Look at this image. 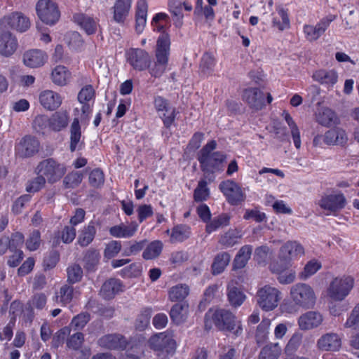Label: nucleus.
<instances>
[{
	"label": "nucleus",
	"instance_id": "f03ea898",
	"mask_svg": "<svg viewBox=\"0 0 359 359\" xmlns=\"http://www.w3.org/2000/svg\"><path fill=\"white\" fill-rule=\"evenodd\" d=\"M170 26L168 15L158 13V72H164L168 67L171 42L167 29Z\"/></svg>",
	"mask_w": 359,
	"mask_h": 359
},
{
	"label": "nucleus",
	"instance_id": "c85d7f7f",
	"mask_svg": "<svg viewBox=\"0 0 359 359\" xmlns=\"http://www.w3.org/2000/svg\"><path fill=\"white\" fill-rule=\"evenodd\" d=\"M73 20L87 34L90 35L95 33L97 23L92 17L83 13H76L73 16Z\"/></svg>",
	"mask_w": 359,
	"mask_h": 359
},
{
	"label": "nucleus",
	"instance_id": "6e6d98bb",
	"mask_svg": "<svg viewBox=\"0 0 359 359\" xmlns=\"http://www.w3.org/2000/svg\"><path fill=\"white\" fill-rule=\"evenodd\" d=\"M151 316V311L149 309L143 310L141 313L137 316L135 327V329L140 331L144 330L149 324Z\"/></svg>",
	"mask_w": 359,
	"mask_h": 359
},
{
	"label": "nucleus",
	"instance_id": "f8f14e48",
	"mask_svg": "<svg viewBox=\"0 0 359 359\" xmlns=\"http://www.w3.org/2000/svg\"><path fill=\"white\" fill-rule=\"evenodd\" d=\"M127 61L136 70L142 71L151 63L149 54L140 48H130L126 52Z\"/></svg>",
	"mask_w": 359,
	"mask_h": 359
},
{
	"label": "nucleus",
	"instance_id": "8fccbe9b",
	"mask_svg": "<svg viewBox=\"0 0 359 359\" xmlns=\"http://www.w3.org/2000/svg\"><path fill=\"white\" fill-rule=\"evenodd\" d=\"M321 268V264L316 260H311L305 265L304 270L299 273V276L302 280H306L316 273Z\"/></svg>",
	"mask_w": 359,
	"mask_h": 359
},
{
	"label": "nucleus",
	"instance_id": "4be33fe9",
	"mask_svg": "<svg viewBox=\"0 0 359 359\" xmlns=\"http://www.w3.org/2000/svg\"><path fill=\"white\" fill-rule=\"evenodd\" d=\"M123 290V285L120 280L109 278L102 284L100 290V294L103 299L110 300L114 299Z\"/></svg>",
	"mask_w": 359,
	"mask_h": 359
},
{
	"label": "nucleus",
	"instance_id": "a18cd8bd",
	"mask_svg": "<svg viewBox=\"0 0 359 359\" xmlns=\"http://www.w3.org/2000/svg\"><path fill=\"white\" fill-rule=\"evenodd\" d=\"M283 115L284 116L285 120L290 128L291 135L292 137L294 146L297 149H299L301 147L299 130L288 112L284 111Z\"/></svg>",
	"mask_w": 359,
	"mask_h": 359
},
{
	"label": "nucleus",
	"instance_id": "58836bf2",
	"mask_svg": "<svg viewBox=\"0 0 359 359\" xmlns=\"http://www.w3.org/2000/svg\"><path fill=\"white\" fill-rule=\"evenodd\" d=\"M313 78L322 84L333 86L337 81L338 75L334 70L320 69L313 74Z\"/></svg>",
	"mask_w": 359,
	"mask_h": 359
},
{
	"label": "nucleus",
	"instance_id": "69168bd1",
	"mask_svg": "<svg viewBox=\"0 0 359 359\" xmlns=\"http://www.w3.org/2000/svg\"><path fill=\"white\" fill-rule=\"evenodd\" d=\"M301 342V335L297 334H293L285 346V353L288 355H292L299 347Z\"/></svg>",
	"mask_w": 359,
	"mask_h": 359
},
{
	"label": "nucleus",
	"instance_id": "5701e85b",
	"mask_svg": "<svg viewBox=\"0 0 359 359\" xmlns=\"http://www.w3.org/2000/svg\"><path fill=\"white\" fill-rule=\"evenodd\" d=\"M175 107L168 100L158 97V117L163 121L165 128H168L174 122Z\"/></svg>",
	"mask_w": 359,
	"mask_h": 359
},
{
	"label": "nucleus",
	"instance_id": "338daca9",
	"mask_svg": "<svg viewBox=\"0 0 359 359\" xmlns=\"http://www.w3.org/2000/svg\"><path fill=\"white\" fill-rule=\"evenodd\" d=\"M344 326L348 328L353 329L359 327V303L352 310Z\"/></svg>",
	"mask_w": 359,
	"mask_h": 359
},
{
	"label": "nucleus",
	"instance_id": "37998d69",
	"mask_svg": "<svg viewBox=\"0 0 359 359\" xmlns=\"http://www.w3.org/2000/svg\"><path fill=\"white\" fill-rule=\"evenodd\" d=\"M191 234L190 228L187 225H178L173 228L170 236V242H182Z\"/></svg>",
	"mask_w": 359,
	"mask_h": 359
},
{
	"label": "nucleus",
	"instance_id": "e433bc0d",
	"mask_svg": "<svg viewBox=\"0 0 359 359\" xmlns=\"http://www.w3.org/2000/svg\"><path fill=\"white\" fill-rule=\"evenodd\" d=\"M81 131L78 118H74L70 126V150L74 151L82 144Z\"/></svg>",
	"mask_w": 359,
	"mask_h": 359
},
{
	"label": "nucleus",
	"instance_id": "a19ab883",
	"mask_svg": "<svg viewBox=\"0 0 359 359\" xmlns=\"http://www.w3.org/2000/svg\"><path fill=\"white\" fill-rule=\"evenodd\" d=\"M189 294V287L186 284H178L172 287L168 292L169 299L172 302L182 301Z\"/></svg>",
	"mask_w": 359,
	"mask_h": 359
},
{
	"label": "nucleus",
	"instance_id": "4d7b16f0",
	"mask_svg": "<svg viewBox=\"0 0 359 359\" xmlns=\"http://www.w3.org/2000/svg\"><path fill=\"white\" fill-rule=\"evenodd\" d=\"M67 280L72 283L80 281L83 276V270L77 264L70 265L67 269Z\"/></svg>",
	"mask_w": 359,
	"mask_h": 359
},
{
	"label": "nucleus",
	"instance_id": "79ce46f5",
	"mask_svg": "<svg viewBox=\"0 0 359 359\" xmlns=\"http://www.w3.org/2000/svg\"><path fill=\"white\" fill-rule=\"evenodd\" d=\"M230 261V255L227 252L218 254L212 264V273L217 275L224 271Z\"/></svg>",
	"mask_w": 359,
	"mask_h": 359
},
{
	"label": "nucleus",
	"instance_id": "4c0bfd02",
	"mask_svg": "<svg viewBox=\"0 0 359 359\" xmlns=\"http://www.w3.org/2000/svg\"><path fill=\"white\" fill-rule=\"evenodd\" d=\"M96 234V229L93 222L84 226L78 237V243L82 247H86L93 241Z\"/></svg>",
	"mask_w": 359,
	"mask_h": 359
},
{
	"label": "nucleus",
	"instance_id": "c9c22d12",
	"mask_svg": "<svg viewBox=\"0 0 359 359\" xmlns=\"http://www.w3.org/2000/svg\"><path fill=\"white\" fill-rule=\"evenodd\" d=\"M137 229L136 223H131L129 225H116L109 229L110 234L116 238H129L133 236Z\"/></svg>",
	"mask_w": 359,
	"mask_h": 359
},
{
	"label": "nucleus",
	"instance_id": "aec40b11",
	"mask_svg": "<svg viewBox=\"0 0 359 359\" xmlns=\"http://www.w3.org/2000/svg\"><path fill=\"white\" fill-rule=\"evenodd\" d=\"M243 100L246 102L250 108L260 110L265 105L264 95L257 88L245 89L242 95Z\"/></svg>",
	"mask_w": 359,
	"mask_h": 359
},
{
	"label": "nucleus",
	"instance_id": "39448f33",
	"mask_svg": "<svg viewBox=\"0 0 359 359\" xmlns=\"http://www.w3.org/2000/svg\"><path fill=\"white\" fill-rule=\"evenodd\" d=\"M280 292L276 287L264 285L257 290L256 298L258 306L265 311L276 309L280 302Z\"/></svg>",
	"mask_w": 359,
	"mask_h": 359
},
{
	"label": "nucleus",
	"instance_id": "9d476101",
	"mask_svg": "<svg viewBox=\"0 0 359 359\" xmlns=\"http://www.w3.org/2000/svg\"><path fill=\"white\" fill-rule=\"evenodd\" d=\"M40 148L39 141L31 135L22 137L15 146L17 156L22 158H30L36 154Z\"/></svg>",
	"mask_w": 359,
	"mask_h": 359
},
{
	"label": "nucleus",
	"instance_id": "680f3d73",
	"mask_svg": "<svg viewBox=\"0 0 359 359\" xmlns=\"http://www.w3.org/2000/svg\"><path fill=\"white\" fill-rule=\"evenodd\" d=\"M95 97V90L91 85H87L81 88L78 94L80 103L90 102Z\"/></svg>",
	"mask_w": 359,
	"mask_h": 359
},
{
	"label": "nucleus",
	"instance_id": "bf43d9fd",
	"mask_svg": "<svg viewBox=\"0 0 359 359\" xmlns=\"http://www.w3.org/2000/svg\"><path fill=\"white\" fill-rule=\"evenodd\" d=\"M46 182V180L41 175H39L37 177L27 182L26 191L29 193L37 192L44 187Z\"/></svg>",
	"mask_w": 359,
	"mask_h": 359
},
{
	"label": "nucleus",
	"instance_id": "49530a36",
	"mask_svg": "<svg viewBox=\"0 0 359 359\" xmlns=\"http://www.w3.org/2000/svg\"><path fill=\"white\" fill-rule=\"evenodd\" d=\"M100 260V253L95 249H89L85 253L83 257L84 267L88 271L95 270Z\"/></svg>",
	"mask_w": 359,
	"mask_h": 359
},
{
	"label": "nucleus",
	"instance_id": "7c9ffc66",
	"mask_svg": "<svg viewBox=\"0 0 359 359\" xmlns=\"http://www.w3.org/2000/svg\"><path fill=\"white\" fill-rule=\"evenodd\" d=\"M189 305L186 302L175 304L170 311V316L172 321L176 325L184 323L188 317Z\"/></svg>",
	"mask_w": 359,
	"mask_h": 359
},
{
	"label": "nucleus",
	"instance_id": "2eb2a0df",
	"mask_svg": "<svg viewBox=\"0 0 359 359\" xmlns=\"http://www.w3.org/2000/svg\"><path fill=\"white\" fill-rule=\"evenodd\" d=\"M272 273L277 274V279L281 284H290L296 278V271L291 268V264L273 262L270 264Z\"/></svg>",
	"mask_w": 359,
	"mask_h": 359
},
{
	"label": "nucleus",
	"instance_id": "2f4dec72",
	"mask_svg": "<svg viewBox=\"0 0 359 359\" xmlns=\"http://www.w3.org/2000/svg\"><path fill=\"white\" fill-rule=\"evenodd\" d=\"M132 0H116L113 7L114 20L118 23H123L128 15Z\"/></svg>",
	"mask_w": 359,
	"mask_h": 359
},
{
	"label": "nucleus",
	"instance_id": "a878e982",
	"mask_svg": "<svg viewBox=\"0 0 359 359\" xmlns=\"http://www.w3.org/2000/svg\"><path fill=\"white\" fill-rule=\"evenodd\" d=\"M323 321L322 315L316 311H308L302 315L298 320L299 328L308 330L319 326Z\"/></svg>",
	"mask_w": 359,
	"mask_h": 359
},
{
	"label": "nucleus",
	"instance_id": "1a4fd4ad",
	"mask_svg": "<svg viewBox=\"0 0 359 359\" xmlns=\"http://www.w3.org/2000/svg\"><path fill=\"white\" fill-rule=\"evenodd\" d=\"M36 10L41 20L48 25L55 24L60 16L57 5L50 0L39 1Z\"/></svg>",
	"mask_w": 359,
	"mask_h": 359
},
{
	"label": "nucleus",
	"instance_id": "bb28decb",
	"mask_svg": "<svg viewBox=\"0 0 359 359\" xmlns=\"http://www.w3.org/2000/svg\"><path fill=\"white\" fill-rule=\"evenodd\" d=\"M39 101L45 109L53 111L61 105L62 98L57 93L46 90L40 93Z\"/></svg>",
	"mask_w": 359,
	"mask_h": 359
},
{
	"label": "nucleus",
	"instance_id": "864d4df0",
	"mask_svg": "<svg viewBox=\"0 0 359 359\" xmlns=\"http://www.w3.org/2000/svg\"><path fill=\"white\" fill-rule=\"evenodd\" d=\"M215 65L214 56L211 53H205L201 58L200 68L203 74H210L213 71Z\"/></svg>",
	"mask_w": 359,
	"mask_h": 359
},
{
	"label": "nucleus",
	"instance_id": "ddd939ff",
	"mask_svg": "<svg viewBox=\"0 0 359 359\" xmlns=\"http://www.w3.org/2000/svg\"><path fill=\"white\" fill-rule=\"evenodd\" d=\"M219 189L231 205H238L245 199L241 188L233 180H227L221 182Z\"/></svg>",
	"mask_w": 359,
	"mask_h": 359
},
{
	"label": "nucleus",
	"instance_id": "f704fd0d",
	"mask_svg": "<svg viewBox=\"0 0 359 359\" xmlns=\"http://www.w3.org/2000/svg\"><path fill=\"white\" fill-rule=\"evenodd\" d=\"M71 79V73L62 65L56 66L51 72L52 81L59 86H66Z\"/></svg>",
	"mask_w": 359,
	"mask_h": 359
},
{
	"label": "nucleus",
	"instance_id": "0e129e2a",
	"mask_svg": "<svg viewBox=\"0 0 359 359\" xmlns=\"http://www.w3.org/2000/svg\"><path fill=\"white\" fill-rule=\"evenodd\" d=\"M278 13L282 20V22H280V20L275 18L273 20V26L276 27L280 31L288 28L290 26V20L287 11L283 8H280L278 10Z\"/></svg>",
	"mask_w": 359,
	"mask_h": 359
},
{
	"label": "nucleus",
	"instance_id": "cd10ccee",
	"mask_svg": "<svg viewBox=\"0 0 359 359\" xmlns=\"http://www.w3.org/2000/svg\"><path fill=\"white\" fill-rule=\"evenodd\" d=\"M317 122L325 127H331L339 124V118L336 113L330 108L320 109L316 115Z\"/></svg>",
	"mask_w": 359,
	"mask_h": 359
},
{
	"label": "nucleus",
	"instance_id": "13d9d810",
	"mask_svg": "<svg viewBox=\"0 0 359 359\" xmlns=\"http://www.w3.org/2000/svg\"><path fill=\"white\" fill-rule=\"evenodd\" d=\"M41 243L40 231L39 230H34L26 241V248L29 251H35L39 248Z\"/></svg>",
	"mask_w": 359,
	"mask_h": 359
},
{
	"label": "nucleus",
	"instance_id": "f257e3e1",
	"mask_svg": "<svg viewBox=\"0 0 359 359\" xmlns=\"http://www.w3.org/2000/svg\"><path fill=\"white\" fill-rule=\"evenodd\" d=\"M212 324L222 331L233 332L236 336L242 333V325L240 322H236V316L229 310L218 309L212 311L210 309L204 317V327L206 330L212 327Z\"/></svg>",
	"mask_w": 359,
	"mask_h": 359
},
{
	"label": "nucleus",
	"instance_id": "ea45409f",
	"mask_svg": "<svg viewBox=\"0 0 359 359\" xmlns=\"http://www.w3.org/2000/svg\"><path fill=\"white\" fill-rule=\"evenodd\" d=\"M281 348L278 343H271L262 348L259 359H278L280 355Z\"/></svg>",
	"mask_w": 359,
	"mask_h": 359
},
{
	"label": "nucleus",
	"instance_id": "473e14b6",
	"mask_svg": "<svg viewBox=\"0 0 359 359\" xmlns=\"http://www.w3.org/2000/svg\"><path fill=\"white\" fill-rule=\"evenodd\" d=\"M147 4L145 0H139L136 6L135 29L141 33L147 22Z\"/></svg>",
	"mask_w": 359,
	"mask_h": 359
},
{
	"label": "nucleus",
	"instance_id": "9b49d317",
	"mask_svg": "<svg viewBox=\"0 0 359 359\" xmlns=\"http://www.w3.org/2000/svg\"><path fill=\"white\" fill-rule=\"evenodd\" d=\"M176 348L177 343L172 331L158 333V359H168L175 354Z\"/></svg>",
	"mask_w": 359,
	"mask_h": 359
},
{
	"label": "nucleus",
	"instance_id": "a211bd4d",
	"mask_svg": "<svg viewBox=\"0 0 359 359\" xmlns=\"http://www.w3.org/2000/svg\"><path fill=\"white\" fill-rule=\"evenodd\" d=\"M346 204V198L341 193L325 195L318 202L321 208L332 212L341 210L345 207Z\"/></svg>",
	"mask_w": 359,
	"mask_h": 359
},
{
	"label": "nucleus",
	"instance_id": "774afa93",
	"mask_svg": "<svg viewBox=\"0 0 359 359\" xmlns=\"http://www.w3.org/2000/svg\"><path fill=\"white\" fill-rule=\"evenodd\" d=\"M104 174L100 169H95L89 175V182L94 187H99L104 184Z\"/></svg>",
	"mask_w": 359,
	"mask_h": 359
},
{
	"label": "nucleus",
	"instance_id": "09e8293b",
	"mask_svg": "<svg viewBox=\"0 0 359 359\" xmlns=\"http://www.w3.org/2000/svg\"><path fill=\"white\" fill-rule=\"evenodd\" d=\"M73 297V287L65 285L60 287L58 294L56 295V301L63 305H66L72 301Z\"/></svg>",
	"mask_w": 359,
	"mask_h": 359
},
{
	"label": "nucleus",
	"instance_id": "0eeeda50",
	"mask_svg": "<svg viewBox=\"0 0 359 359\" xmlns=\"http://www.w3.org/2000/svg\"><path fill=\"white\" fill-rule=\"evenodd\" d=\"M29 18L21 12L15 11L4 15L0 19V28L12 29L19 32H25L30 27Z\"/></svg>",
	"mask_w": 359,
	"mask_h": 359
},
{
	"label": "nucleus",
	"instance_id": "72a5a7b5",
	"mask_svg": "<svg viewBox=\"0 0 359 359\" xmlns=\"http://www.w3.org/2000/svg\"><path fill=\"white\" fill-rule=\"evenodd\" d=\"M69 123V116L66 111H60L54 113L48 118V125L51 130L60 131L65 128Z\"/></svg>",
	"mask_w": 359,
	"mask_h": 359
},
{
	"label": "nucleus",
	"instance_id": "4468645a",
	"mask_svg": "<svg viewBox=\"0 0 359 359\" xmlns=\"http://www.w3.org/2000/svg\"><path fill=\"white\" fill-rule=\"evenodd\" d=\"M18 48L16 36L8 29L0 28V55L9 57L15 53Z\"/></svg>",
	"mask_w": 359,
	"mask_h": 359
},
{
	"label": "nucleus",
	"instance_id": "603ef678",
	"mask_svg": "<svg viewBox=\"0 0 359 359\" xmlns=\"http://www.w3.org/2000/svg\"><path fill=\"white\" fill-rule=\"evenodd\" d=\"M229 224V217L226 215H221L215 217L210 223L206 225V231L211 233L219 229V227L225 226Z\"/></svg>",
	"mask_w": 359,
	"mask_h": 359
},
{
	"label": "nucleus",
	"instance_id": "052dcab7",
	"mask_svg": "<svg viewBox=\"0 0 359 359\" xmlns=\"http://www.w3.org/2000/svg\"><path fill=\"white\" fill-rule=\"evenodd\" d=\"M121 249V243L118 241H111L106 245L104 257L111 259L118 254Z\"/></svg>",
	"mask_w": 359,
	"mask_h": 359
},
{
	"label": "nucleus",
	"instance_id": "20e7f679",
	"mask_svg": "<svg viewBox=\"0 0 359 359\" xmlns=\"http://www.w3.org/2000/svg\"><path fill=\"white\" fill-rule=\"evenodd\" d=\"M217 143L215 140H212L206 144L199 151L198 160L201 164V167H205L219 170V166L225 159V155L219 151L212 152L216 148Z\"/></svg>",
	"mask_w": 359,
	"mask_h": 359
},
{
	"label": "nucleus",
	"instance_id": "423d86ee",
	"mask_svg": "<svg viewBox=\"0 0 359 359\" xmlns=\"http://www.w3.org/2000/svg\"><path fill=\"white\" fill-rule=\"evenodd\" d=\"M290 296L292 301L297 306L309 309L315 304V293L307 284L297 283L293 285L290 290Z\"/></svg>",
	"mask_w": 359,
	"mask_h": 359
},
{
	"label": "nucleus",
	"instance_id": "c03bdc74",
	"mask_svg": "<svg viewBox=\"0 0 359 359\" xmlns=\"http://www.w3.org/2000/svg\"><path fill=\"white\" fill-rule=\"evenodd\" d=\"M241 231L238 229H229L219 239V243L226 248L232 247L241 238Z\"/></svg>",
	"mask_w": 359,
	"mask_h": 359
},
{
	"label": "nucleus",
	"instance_id": "393cba45",
	"mask_svg": "<svg viewBox=\"0 0 359 359\" xmlns=\"http://www.w3.org/2000/svg\"><path fill=\"white\" fill-rule=\"evenodd\" d=\"M227 298L231 306L236 308L244 302L246 296L238 283L231 281L227 285Z\"/></svg>",
	"mask_w": 359,
	"mask_h": 359
},
{
	"label": "nucleus",
	"instance_id": "6ab92c4d",
	"mask_svg": "<svg viewBox=\"0 0 359 359\" xmlns=\"http://www.w3.org/2000/svg\"><path fill=\"white\" fill-rule=\"evenodd\" d=\"M97 344L107 349L123 350L127 347L128 341L126 338L118 333L108 334L101 337Z\"/></svg>",
	"mask_w": 359,
	"mask_h": 359
},
{
	"label": "nucleus",
	"instance_id": "c756f323",
	"mask_svg": "<svg viewBox=\"0 0 359 359\" xmlns=\"http://www.w3.org/2000/svg\"><path fill=\"white\" fill-rule=\"evenodd\" d=\"M347 140L346 132L339 128L327 131L323 137L325 143L328 145H343L346 142Z\"/></svg>",
	"mask_w": 359,
	"mask_h": 359
},
{
	"label": "nucleus",
	"instance_id": "412c9836",
	"mask_svg": "<svg viewBox=\"0 0 359 359\" xmlns=\"http://www.w3.org/2000/svg\"><path fill=\"white\" fill-rule=\"evenodd\" d=\"M48 56L45 52L39 49H32L23 54V63L30 68L42 67L47 61Z\"/></svg>",
	"mask_w": 359,
	"mask_h": 359
},
{
	"label": "nucleus",
	"instance_id": "f3484780",
	"mask_svg": "<svg viewBox=\"0 0 359 359\" xmlns=\"http://www.w3.org/2000/svg\"><path fill=\"white\" fill-rule=\"evenodd\" d=\"M335 15H328L323 18L316 25H306L304 27V32L306 39L310 41H316L322 36L330 24L335 19Z\"/></svg>",
	"mask_w": 359,
	"mask_h": 359
},
{
	"label": "nucleus",
	"instance_id": "7ed1b4c3",
	"mask_svg": "<svg viewBox=\"0 0 359 359\" xmlns=\"http://www.w3.org/2000/svg\"><path fill=\"white\" fill-rule=\"evenodd\" d=\"M36 171L38 175H41L48 183L55 184L65 175L66 167L54 158H49L39 162Z\"/></svg>",
	"mask_w": 359,
	"mask_h": 359
},
{
	"label": "nucleus",
	"instance_id": "b1692460",
	"mask_svg": "<svg viewBox=\"0 0 359 359\" xmlns=\"http://www.w3.org/2000/svg\"><path fill=\"white\" fill-rule=\"evenodd\" d=\"M317 346L322 351H336L341 346V338L336 333H327L318 340Z\"/></svg>",
	"mask_w": 359,
	"mask_h": 359
},
{
	"label": "nucleus",
	"instance_id": "dca6fc26",
	"mask_svg": "<svg viewBox=\"0 0 359 359\" xmlns=\"http://www.w3.org/2000/svg\"><path fill=\"white\" fill-rule=\"evenodd\" d=\"M304 254V249L300 243L297 241H287L280 248L276 262L291 264L292 257Z\"/></svg>",
	"mask_w": 359,
	"mask_h": 359
},
{
	"label": "nucleus",
	"instance_id": "e2e57ef3",
	"mask_svg": "<svg viewBox=\"0 0 359 359\" xmlns=\"http://www.w3.org/2000/svg\"><path fill=\"white\" fill-rule=\"evenodd\" d=\"M90 317L89 313H81L73 318L70 323V327H73L76 330H80L85 327L90 320Z\"/></svg>",
	"mask_w": 359,
	"mask_h": 359
},
{
	"label": "nucleus",
	"instance_id": "de8ad7c7",
	"mask_svg": "<svg viewBox=\"0 0 359 359\" xmlns=\"http://www.w3.org/2000/svg\"><path fill=\"white\" fill-rule=\"evenodd\" d=\"M271 321L269 319H263L257 328L255 338L257 343L260 344L267 339Z\"/></svg>",
	"mask_w": 359,
	"mask_h": 359
},
{
	"label": "nucleus",
	"instance_id": "5fc2aeb1",
	"mask_svg": "<svg viewBox=\"0 0 359 359\" xmlns=\"http://www.w3.org/2000/svg\"><path fill=\"white\" fill-rule=\"evenodd\" d=\"M83 177L81 172H72L65 177L63 184L65 188H75L81 184Z\"/></svg>",
	"mask_w": 359,
	"mask_h": 359
},
{
	"label": "nucleus",
	"instance_id": "6e6552de",
	"mask_svg": "<svg viewBox=\"0 0 359 359\" xmlns=\"http://www.w3.org/2000/svg\"><path fill=\"white\" fill-rule=\"evenodd\" d=\"M353 287V279L350 276L334 278L327 290L328 296L335 301L343 300Z\"/></svg>",
	"mask_w": 359,
	"mask_h": 359
},
{
	"label": "nucleus",
	"instance_id": "3c124183",
	"mask_svg": "<svg viewBox=\"0 0 359 359\" xmlns=\"http://www.w3.org/2000/svg\"><path fill=\"white\" fill-rule=\"evenodd\" d=\"M208 182L205 180H201L198 186L194 190V198L197 202L205 201L209 196V189L207 187Z\"/></svg>",
	"mask_w": 359,
	"mask_h": 359
}]
</instances>
